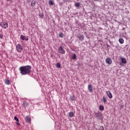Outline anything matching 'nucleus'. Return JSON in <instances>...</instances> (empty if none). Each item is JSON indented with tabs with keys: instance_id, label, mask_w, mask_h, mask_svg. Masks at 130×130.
Wrapping results in <instances>:
<instances>
[{
	"instance_id": "nucleus-26",
	"label": "nucleus",
	"mask_w": 130,
	"mask_h": 130,
	"mask_svg": "<svg viewBox=\"0 0 130 130\" xmlns=\"http://www.w3.org/2000/svg\"><path fill=\"white\" fill-rule=\"evenodd\" d=\"M40 17H41V18H43V17H44V14H42L40 15Z\"/></svg>"
},
{
	"instance_id": "nucleus-11",
	"label": "nucleus",
	"mask_w": 130,
	"mask_h": 130,
	"mask_svg": "<svg viewBox=\"0 0 130 130\" xmlns=\"http://www.w3.org/2000/svg\"><path fill=\"white\" fill-rule=\"evenodd\" d=\"M4 82L6 85H10L11 84V81L8 79H5Z\"/></svg>"
},
{
	"instance_id": "nucleus-10",
	"label": "nucleus",
	"mask_w": 130,
	"mask_h": 130,
	"mask_svg": "<svg viewBox=\"0 0 130 130\" xmlns=\"http://www.w3.org/2000/svg\"><path fill=\"white\" fill-rule=\"evenodd\" d=\"M78 38H79V40H81V41H83V40H84V39L85 38V37L83 35H80L78 36Z\"/></svg>"
},
{
	"instance_id": "nucleus-24",
	"label": "nucleus",
	"mask_w": 130,
	"mask_h": 130,
	"mask_svg": "<svg viewBox=\"0 0 130 130\" xmlns=\"http://www.w3.org/2000/svg\"><path fill=\"white\" fill-rule=\"evenodd\" d=\"M99 129V130H104V127H103V126H100Z\"/></svg>"
},
{
	"instance_id": "nucleus-6",
	"label": "nucleus",
	"mask_w": 130,
	"mask_h": 130,
	"mask_svg": "<svg viewBox=\"0 0 130 130\" xmlns=\"http://www.w3.org/2000/svg\"><path fill=\"white\" fill-rule=\"evenodd\" d=\"M106 94L107 96L109 97V98H110V99H111V98H112V94L111 93L110 91L109 90L107 91Z\"/></svg>"
},
{
	"instance_id": "nucleus-2",
	"label": "nucleus",
	"mask_w": 130,
	"mask_h": 130,
	"mask_svg": "<svg viewBox=\"0 0 130 130\" xmlns=\"http://www.w3.org/2000/svg\"><path fill=\"white\" fill-rule=\"evenodd\" d=\"M0 26L3 29H7L9 27V24L7 22H0Z\"/></svg>"
},
{
	"instance_id": "nucleus-18",
	"label": "nucleus",
	"mask_w": 130,
	"mask_h": 130,
	"mask_svg": "<svg viewBox=\"0 0 130 130\" xmlns=\"http://www.w3.org/2000/svg\"><path fill=\"white\" fill-rule=\"evenodd\" d=\"M69 116L70 117H73L74 116V113L72 112H70L69 113Z\"/></svg>"
},
{
	"instance_id": "nucleus-23",
	"label": "nucleus",
	"mask_w": 130,
	"mask_h": 130,
	"mask_svg": "<svg viewBox=\"0 0 130 130\" xmlns=\"http://www.w3.org/2000/svg\"><path fill=\"white\" fill-rule=\"evenodd\" d=\"M59 37H60V38H62V37H63V34L60 32L59 34Z\"/></svg>"
},
{
	"instance_id": "nucleus-13",
	"label": "nucleus",
	"mask_w": 130,
	"mask_h": 130,
	"mask_svg": "<svg viewBox=\"0 0 130 130\" xmlns=\"http://www.w3.org/2000/svg\"><path fill=\"white\" fill-rule=\"evenodd\" d=\"M70 100H71V101H75V100H76V97L75 96V95L71 96Z\"/></svg>"
},
{
	"instance_id": "nucleus-17",
	"label": "nucleus",
	"mask_w": 130,
	"mask_h": 130,
	"mask_svg": "<svg viewBox=\"0 0 130 130\" xmlns=\"http://www.w3.org/2000/svg\"><path fill=\"white\" fill-rule=\"evenodd\" d=\"M75 7H76V8H79L80 7V6H81V3H76L75 4Z\"/></svg>"
},
{
	"instance_id": "nucleus-29",
	"label": "nucleus",
	"mask_w": 130,
	"mask_h": 130,
	"mask_svg": "<svg viewBox=\"0 0 130 130\" xmlns=\"http://www.w3.org/2000/svg\"><path fill=\"white\" fill-rule=\"evenodd\" d=\"M26 103H24V105H25ZM27 106L29 105V104L28 103H26V104Z\"/></svg>"
},
{
	"instance_id": "nucleus-31",
	"label": "nucleus",
	"mask_w": 130,
	"mask_h": 130,
	"mask_svg": "<svg viewBox=\"0 0 130 130\" xmlns=\"http://www.w3.org/2000/svg\"><path fill=\"white\" fill-rule=\"evenodd\" d=\"M64 2V3H66V0H63Z\"/></svg>"
},
{
	"instance_id": "nucleus-8",
	"label": "nucleus",
	"mask_w": 130,
	"mask_h": 130,
	"mask_svg": "<svg viewBox=\"0 0 130 130\" xmlns=\"http://www.w3.org/2000/svg\"><path fill=\"white\" fill-rule=\"evenodd\" d=\"M25 120L26 122H28L29 123H30V122H31V118H30V117H29V116H26L25 117Z\"/></svg>"
},
{
	"instance_id": "nucleus-4",
	"label": "nucleus",
	"mask_w": 130,
	"mask_h": 130,
	"mask_svg": "<svg viewBox=\"0 0 130 130\" xmlns=\"http://www.w3.org/2000/svg\"><path fill=\"white\" fill-rule=\"evenodd\" d=\"M105 62L108 64L110 65L112 63V60L111 59V58L108 57V58H106Z\"/></svg>"
},
{
	"instance_id": "nucleus-21",
	"label": "nucleus",
	"mask_w": 130,
	"mask_h": 130,
	"mask_svg": "<svg viewBox=\"0 0 130 130\" xmlns=\"http://www.w3.org/2000/svg\"><path fill=\"white\" fill-rule=\"evenodd\" d=\"M54 4V3L52 1H49V5H50V6H53Z\"/></svg>"
},
{
	"instance_id": "nucleus-33",
	"label": "nucleus",
	"mask_w": 130,
	"mask_h": 130,
	"mask_svg": "<svg viewBox=\"0 0 130 130\" xmlns=\"http://www.w3.org/2000/svg\"><path fill=\"white\" fill-rule=\"evenodd\" d=\"M7 1H10V0H7Z\"/></svg>"
},
{
	"instance_id": "nucleus-1",
	"label": "nucleus",
	"mask_w": 130,
	"mask_h": 130,
	"mask_svg": "<svg viewBox=\"0 0 130 130\" xmlns=\"http://www.w3.org/2000/svg\"><path fill=\"white\" fill-rule=\"evenodd\" d=\"M32 67L30 66H22L19 68V71L20 72L21 75L25 76L30 74L31 73V69Z\"/></svg>"
},
{
	"instance_id": "nucleus-14",
	"label": "nucleus",
	"mask_w": 130,
	"mask_h": 130,
	"mask_svg": "<svg viewBox=\"0 0 130 130\" xmlns=\"http://www.w3.org/2000/svg\"><path fill=\"white\" fill-rule=\"evenodd\" d=\"M99 110H101V111H103V110H104V106L100 105L99 106Z\"/></svg>"
},
{
	"instance_id": "nucleus-20",
	"label": "nucleus",
	"mask_w": 130,
	"mask_h": 130,
	"mask_svg": "<svg viewBox=\"0 0 130 130\" xmlns=\"http://www.w3.org/2000/svg\"><path fill=\"white\" fill-rule=\"evenodd\" d=\"M77 58V55L76 54H74L72 57V59H76Z\"/></svg>"
},
{
	"instance_id": "nucleus-28",
	"label": "nucleus",
	"mask_w": 130,
	"mask_h": 130,
	"mask_svg": "<svg viewBox=\"0 0 130 130\" xmlns=\"http://www.w3.org/2000/svg\"><path fill=\"white\" fill-rule=\"evenodd\" d=\"M17 124L18 125H20V123H19V121H17Z\"/></svg>"
},
{
	"instance_id": "nucleus-7",
	"label": "nucleus",
	"mask_w": 130,
	"mask_h": 130,
	"mask_svg": "<svg viewBox=\"0 0 130 130\" xmlns=\"http://www.w3.org/2000/svg\"><path fill=\"white\" fill-rule=\"evenodd\" d=\"M88 90L90 93H92V92H93V88L92 87V85L91 84H88Z\"/></svg>"
},
{
	"instance_id": "nucleus-5",
	"label": "nucleus",
	"mask_w": 130,
	"mask_h": 130,
	"mask_svg": "<svg viewBox=\"0 0 130 130\" xmlns=\"http://www.w3.org/2000/svg\"><path fill=\"white\" fill-rule=\"evenodd\" d=\"M58 51L60 53H61L62 54H64V53H66V51H64V50H63L62 46H60L58 49Z\"/></svg>"
},
{
	"instance_id": "nucleus-19",
	"label": "nucleus",
	"mask_w": 130,
	"mask_h": 130,
	"mask_svg": "<svg viewBox=\"0 0 130 130\" xmlns=\"http://www.w3.org/2000/svg\"><path fill=\"white\" fill-rule=\"evenodd\" d=\"M103 102H104V103H106L107 102V100H106V98H105V96L103 97Z\"/></svg>"
},
{
	"instance_id": "nucleus-9",
	"label": "nucleus",
	"mask_w": 130,
	"mask_h": 130,
	"mask_svg": "<svg viewBox=\"0 0 130 130\" xmlns=\"http://www.w3.org/2000/svg\"><path fill=\"white\" fill-rule=\"evenodd\" d=\"M20 38L22 40H25V41H28V40H29L28 37L25 38V36H24L23 35H21Z\"/></svg>"
},
{
	"instance_id": "nucleus-27",
	"label": "nucleus",
	"mask_w": 130,
	"mask_h": 130,
	"mask_svg": "<svg viewBox=\"0 0 130 130\" xmlns=\"http://www.w3.org/2000/svg\"><path fill=\"white\" fill-rule=\"evenodd\" d=\"M3 36L2 34H0V38H3Z\"/></svg>"
},
{
	"instance_id": "nucleus-16",
	"label": "nucleus",
	"mask_w": 130,
	"mask_h": 130,
	"mask_svg": "<svg viewBox=\"0 0 130 130\" xmlns=\"http://www.w3.org/2000/svg\"><path fill=\"white\" fill-rule=\"evenodd\" d=\"M121 62L122 63H126V59L124 58H121Z\"/></svg>"
},
{
	"instance_id": "nucleus-30",
	"label": "nucleus",
	"mask_w": 130,
	"mask_h": 130,
	"mask_svg": "<svg viewBox=\"0 0 130 130\" xmlns=\"http://www.w3.org/2000/svg\"><path fill=\"white\" fill-rule=\"evenodd\" d=\"M67 2H71V0H67Z\"/></svg>"
},
{
	"instance_id": "nucleus-22",
	"label": "nucleus",
	"mask_w": 130,
	"mask_h": 130,
	"mask_svg": "<svg viewBox=\"0 0 130 130\" xmlns=\"http://www.w3.org/2000/svg\"><path fill=\"white\" fill-rule=\"evenodd\" d=\"M56 68H58V69H60V67H61L60 63H57L56 64Z\"/></svg>"
},
{
	"instance_id": "nucleus-25",
	"label": "nucleus",
	"mask_w": 130,
	"mask_h": 130,
	"mask_svg": "<svg viewBox=\"0 0 130 130\" xmlns=\"http://www.w3.org/2000/svg\"><path fill=\"white\" fill-rule=\"evenodd\" d=\"M14 119L16 120V121H19V118H18V117L16 116L14 117Z\"/></svg>"
},
{
	"instance_id": "nucleus-12",
	"label": "nucleus",
	"mask_w": 130,
	"mask_h": 130,
	"mask_svg": "<svg viewBox=\"0 0 130 130\" xmlns=\"http://www.w3.org/2000/svg\"><path fill=\"white\" fill-rule=\"evenodd\" d=\"M119 43H120V44H123V43H124V41L123 40V39H122V38H120L119 39Z\"/></svg>"
},
{
	"instance_id": "nucleus-32",
	"label": "nucleus",
	"mask_w": 130,
	"mask_h": 130,
	"mask_svg": "<svg viewBox=\"0 0 130 130\" xmlns=\"http://www.w3.org/2000/svg\"><path fill=\"white\" fill-rule=\"evenodd\" d=\"M120 66H122V64H121V63H120Z\"/></svg>"
},
{
	"instance_id": "nucleus-3",
	"label": "nucleus",
	"mask_w": 130,
	"mask_h": 130,
	"mask_svg": "<svg viewBox=\"0 0 130 130\" xmlns=\"http://www.w3.org/2000/svg\"><path fill=\"white\" fill-rule=\"evenodd\" d=\"M16 50H17L18 52H22V50H23V47L21 46V44H18L16 45Z\"/></svg>"
},
{
	"instance_id": "nucleus-15",
	"label": "nucleus",
	"mask_w": 130,
	"mask_h": 130,
	"mask_svg": "<svg viewBox=\"0 0 130 130\" xmlns=\"http://www.w3.org/2000/svg\"><path fill=\"white\" fill-rule=\"evenodd\" d=\"M35 5H36V2L34 1H31V7H35Z\"/></svg>"
}]
</instances>
